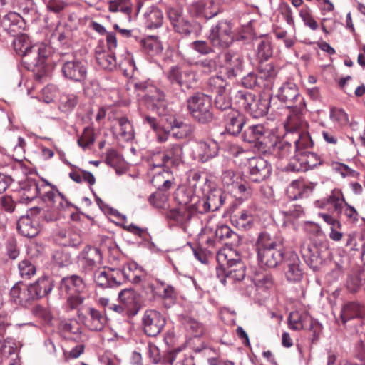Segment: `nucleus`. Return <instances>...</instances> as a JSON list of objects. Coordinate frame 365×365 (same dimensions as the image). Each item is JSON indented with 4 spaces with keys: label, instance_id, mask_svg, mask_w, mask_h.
<instances>
[{
    "label": "nucleus",
    "instance_id": "f257e3e1",
    "mask_svg": "<svg viewBox=\"0 0 365 365\" xmlns=\"http://www.w3.org/2000/svg\"><path fill=\"white\" fill-rule=\"evenodd\" d=\"M257 258L262 266L274 268L280 264L284 259L282 240L267 232H261L255 243Z\"/></svg>",
    "mask_w": 365,
    "mask_h": 365
},
{
    "label": "nucleus",
    "instance_id": "f03ea898",
    "mask_svg": "<svg viewBox=\"0 0 365 365\" xmlns=\"http://www.w3.org/2000/svg\"><path fill=\"white\" fill-rule=\"evenodd\" d=\"M53 289L48 278H41L30 285L22 282L16 283L10 291L14 302L22 306H27L31 302L48 294Z\"/></svg>",
    "mask_w": 365,
    "mask_h": 365
},
{
    "label": "nucleus",
    "instance_id": "7ed1b4c3",
    "mask_svg": "<svg viewBox=\"0 0 365 365\" xmlns=\"http://www.w3.org/2000/svg\"><path fill=\"white\" fill-rule=\"evenodd\" d=\"M231 250L220 251L217 254L219 267L217 268V275L222 283L226 280L240 282L245 277V267L239 259H231Z\"/></svg>",
    "mask_w": 365,
    "mask_h": 365
},
{
    "label": "nucleus",
    "instance_id": "20e7f679",
    "mask_svg": "<svg viewBox=\"0 0 365 365\" xmlns=\"http://www.w3.org/2000/svg\"><path fill=\"white\" fill-rule=\"evenodd\" d=\"M16 52L24 58V63L29 68L41 66L47 56V49L43 45L30 46L25 35L19 36L13 42Z\"/></svg>",
    "mask_w": 365,
    "mask_h": 365
},
{
    "label": "nucleus",
    "instance_id": "39448f33",
    "mask_svg": "<svg viewBox=\"0 0 365 365\" xmlns=\"http://www.w3.org/2000/svg\"><path fill=\"white\" fill-rule=\"evenodd\" d=\"M135 91L144 93V101L148 109L163 115L166 106L165 94L152 81H139L134 85Z\"/></svg>",
    "mask_w": 365,
    "mask_h": 365
},
{
    "label": "nucleus",
    "instance_id": "423d86ee",
    "mask_svg": "<svg viewBox=\"0 0 365 365\" xmlns=\"http://www.w3.org/2000/svg\"><path fill=\"white\" fill-rule=\"evenodd\" d=\"M189 113L201 123H207L212 120V100L202 93H195L187 101Z\"/></svg>",
    "mask_w": 365,
    "mask_h": 365
},
{
    "label": "nucleus",
    "instance_id": "0eeeda50",
    "mask_svg": "<svg viewBox=\"0 0 365 365\" xmlns=\"http://www.w3.org/2000/svg\"><path fill=\"white\" fill-rule=\"evenodd\" d=\"M94 282L101 287H114L123 284L129 279L126 269L101 268L94 273Z\"/></svg>",
    "mask_w": 365,
    "mask_h": 365
},
{
    "label": "nucleus",
    "instance_id": "6e6552de",
    "mask_svg": "<svg viewBox=\"0 0 365 365\" xmlns=\"http://www.w3.org/2000/svg\"><path fill=\"white\" fill-rule=\"evenodd\" d=\"M234 33L227 21H220L212 26L208 36L213 46L220 48L229 47L234 41Z\"/></svg>",
    "mask_w": 365,
    "mask_h": 365
},
{
    "label": "nucleus",
    "instance_id": "1a4fd4ad",
    "mask_svg": "<svg viewBox=\"0 0 365 365\" xmlns=\"http://www.w3.org/2000/svg\"><path fill=\"white\" fill-rule=\"evenodd\" d=\"M300 248L301 254L306 263L314 268L321 264L328 254L327 245L312 243L309 240H304Z\"/></svg>",
    "mask_w": 365,
    "mask_h": 365
},
{
    "label": "nucleus",
    "instance_id": "9d476101",
    "mask_svg": "<svg viewBox=\"0 0 365 365\" xmlns=\"http://www.w3.org/2000/svg\"><path fill=\"white\" fill-rule=\"evenodd\" d=\"M51 184L45 181L40 183L34 178H27L20 182L21 202H28L38 195L44 200L46 190H49Z\"/></svg>",
    "mask_w": 365,
    "mask_h": 365
},
{
    "label": "nucleus",
    "instance_id": "9b49d317",
    "mask_svg": "<svg viewBox=\"0 0 365 365\" xmlns=\"http://www.w3.org/2000/svg\"><path fill=\"white\" fill-rule=\"evenodd\" d=\"M183 150L180 144L168 146L163 154L155 155L153 158V167L160 168L165 165L178 166L182 163Z\"/></svg>",
    "mask_w": 365,
    "mask_h": 365
},
{
    "label": "nucleus",
    "instance_id": "f8f14e48",
    "mask_svg": "<svg viewBox=\"0 0 365 365\" xmlns=\"http://www.w3.org/2000/svg\"><path fill=\"white\" fill-rule=\"evenodd\" d=\"M320 164L319 157L316 153L307 150L295 154L288 163L287 169L292 172H304Z\"/></svg>",
    "mask_w": 365,
    "mask_h": 365
},
{
    "label": "nucleus",
    "instance_id": "ddd939ff",
    "mask_svg": "<svg viewBox=\"0 0 365 365\" xmlns=\"http://www.w3.org/2000/svg\"><path fill=\"white\" fill-rule=\"evenodd\" d=\"M277 96L288 108L300 110L304 107V98L299 95L298 88L293 82L284 83L279 88Z\"/></svg>",
    "mask_w": 365,
    "mask_h": 365
},
{
    "label": "nucleus",
    "instance_id": "4468645a",
    "mask_svg": "<svg viewBox=\"0 0 365 365\" xmlns=\"http://www.w3.org/2000/svg\"><path fill=\"white\" fill-rule=\"evenodd\" d=\"M142 322L144 332L149 336H158L165 324V319L163 314L154 309L146 310Z\"/></svg>",
    "mask_w": 365,
    "mask_h": 365
},
{
    "label": "nucleus",
    "instance_id": "2eb2a0df",
    "mask_svg": "<svg viewBox=\"0 0 365 365\" xmlns=\"http://www.w3.org/2000/svg\"><path fill=\"white\" fill-rule=\"evenodd\" d=\"M166 76L171 83H177L181 87L190 88L197 82L196 73L190 68H181L178 66L170 68Z\"/></svg>",
    "mask_w": 365,
    "mask_h": 365
},
{
    "label": "nucleus",
    "instance_id": "dca6fc26",
    "mask_svg": "<svg viewBox=\"0 0 365 365\" xmlns=\"http://www.w3.org/2000/svg\"><path fill=\"white\" fill-rule=\"evenodd\" d=\"M250 180L259 182L266 180L271 174L272 167L269 163L263 158H252L249 160Z\"/></svg>",
    "mask_w": 365,
    "mask_h": 365
},
{
    "label": "nucleus",
    "instance_id": "f3484780",
    "mask_svg": "<svg viewBox=\"0 0 365 365\" xmlns=\"http://www.w3.org/2000/svg\"><path fill=\"white\" fill-rule=\"evenodd\" d=\"M245 142L253 144L259 152H265L267 140L265 137V129L262 124L253 125L245 129L242 134Z\"/></svg>",
    "mask_w": 365,
    "mask_h": 365
},
{
    "label": "nucleus",
    "instance_id": "a211bd4d",
    "mask_svg": "<svg viewBox=\"0 0 365 365\" xmlns=\"http://www.w3.org/2000/svg\"><path fill=\"white\" fill-rule=\"evenodd\" d=\"M218 144L213 140L196 142L192 147L193 158L205 163L215 157L218 153Z\"/></svg>",
    "mask_w": 365,
    "mask_h": 365
},
{
    "label": "nucleus",
    "instance_id": "6ab92c4d",
    "mask_svg": "<svg viewBox=\"0 0 365 365\" xmlns=\"http://www.w3.org/2000/svg\"><path fill=\"white\" fill-rule=\"evenodd\" d=\"M61 71L66 78L81 82L87 75L86 63L78 59L66 61L62 65Z\"/></svg>",
    "mask_w": 365,
    "mask_h": 365
},
{
    "label": "nucleus",
    "instance_id": "aec40b11",
    "mask_svg": "<svg viewBox=\"0 0 365 365\" xmlns=\"http://www.w3.org/2000/svg\"><path fill=\"white\" fill-rule=\"evenodd\" d=\"M79 262L86 271H92L102 264V255L96 247L86 248L80 255Z\"/></svg>",
    "mask_w": 365,
    "mask_h": 365
},
{
    "label": "nucleus",
    "instance_id": "412c9836",
    "mask_svg": "<svg viewBox=\"0 0 365 365\" xmlns=\"http://www.w3.org/2000/svg\"><path fill=\"white\" fill-rule=\"evenodd\" d=\"M314 185L302 180H293L287 188V195L292 200L308 197L313 191Z\"/></svg>",
    "mask_w": 365,
    "mask_h": 365
},
{
    "label": "nucleus",
    "instance_id": "4be33fe9",
    "mask_svg": "<svg viewBox=\"0 0 365 365\" xmlns=\"http://www.w3.org/2000/svg\"><path fill=\"white\" fill-rule=\"evenodd\" d=\"M224 61L229 78L240 76L244 68L243 58L238 53L226 52L223 55Z\"/></svg>",
    "mask_w": 365,
    "mask_h": 365
},
{
    "label": "nucleus",
    "instance_id": "5701e85b",
    "mask_svg": "<svg viewBox=\"0 0 365 365\" xmlns=\"http://www.w3.org/2000/svg\"><path fill=\"white\" fill-rule=\"evenodd\" d=\"M225 120L227 131L233 135L239 134L245 124V116L235 109L225 114Z\"/></svg>",
    "mask_w": 365,
    "mask_h": 365
},
{
    "label": "nucleus",
    "instance_id": "b1692460",
    "mask_svg": "<svg viewBox=\"0 0 365 365\" xmlns=\"http://www.w3.org/2000/svg\"><path fill=\"white\" fill-rule=\"evenodd\" d=\"M149 173L152 175V183L157 187L158 190H166L171 187V174L168 170H165L163 167H153V162L150 163Z\"/></svg>",
    "mask_w": 365,
    "mask_h": 365
},
{
    "label": "nucleus",
    "instance_id": "393cba45",
    "mask_svg": "<svg viewBox=\"0 0 365 365\" xmlns=\"http://www.w3.org/2000/svg\"><path fill=\"white\" fill-rule=\"evenodd\" d=\"M59 288L62 294H74L81 292L85 284L80 277L72 275L62 279Z\"/></svg>",
    "mask_w": 365,
    "mask_h": 365
},
{
    "label": "nucleus",
    "instance_id": "a878e982",
    "mask_svg": "<svg viewBox=\"0 0 365 365\" xmlns=\"http://www.w3.org/2000/svg\"><path fill=\"white\" fill-rule=\"evenodd\" d=\"M365 316V306L357 302L346 304L341 310L340 319L345 324L349 320L355 318H363Z\"/></svg>",
    "mask_w": 365,
    "mask_h": 365
},
{
    "label": "nucleus",
    "instance_id": "bb28decb",
    "mask_svg": "<svg viewBox=\"0 0 365 365\" xmlns=\"http://www.w3.org/2000/svg\"><path fill=\"white\" fill-rule=\"evenodd\" d=\"M17 228L22 235L28 237H34L39 232L38 221L29 215L20 217L17 222Z\"/></svg>",
    "mask_w": 365,
    "mask_h": 365
},
{
    "label": "nucleus",
    "instance_id": "cd10ccee",
    "mask_svg": "<svg viewBox=\"0 0 365 365\" xmlns=\"http://www.w3.org/2000/svg\"><path fill=\"white\" fill-rule=\"evenodd\" d=\"M289 325L294 330L311 329L312 321L306 313L300 314L299 312H292L289 316Z\"/></svg>",
    "mask_w": 365,
    "mask_h": 365
},
{
    "label": "nucleus",
    "instance_id": "c85d7f7f",
    "mask_svg": "<svg viewBox=\"0 0 365 365\" xmlns=\"http://www.w3.org/2000/svg\"><path fill=\"white\" fill-rule=\"evenodd\" d=\"M118 298L123 303L128 312L137 313L139 309V302L136 292L133 289H125L122 290Z\"/></svg>",
    "mask_w": 365,
    "mask_h": 365
},
{
    "label": "nucleus",
    "instance_id": "c756f323",
    "mask_svg": "<svg viewBox=\"0 0 365 365\" xmlns=\"http://www.w3.org/2000/svg\"><path fill=\"white\" fill-rule=\"evenodd\" d=\"M214 235L215 239L208 238L207 240V243L209 245H214L216 241H224L225 240H232L231 241L232 244H235L238 241L237 235L225 225H218L214 232Z\"/></svg>",
    "mask_w": 365,
    "mask_h": 365
},
{
    "label": "nucleus",
    "instance_id": "7c9ffc66",
    "mask_svg": "<svg viewBox=\"0 0 365 365\" xmlns=\"http://www.w3.org/2000/svg\"><path fill=\"white\" fill-rule=\"evenodd\" d=\"M21 23V16L15 12H11L2 18L0 22V26L9 34L14 36L19 32V30L21 28V26L19 24Z\"/></svg>",
    "mask_w": 365,
    "mask_h": 365
},
{
    "label": "nucleus",
    "instance_id": "2f4dec72",
    "mask_svg": "<svg viewBox=\"0 0 365 365\" xmlns=\"http://www.w3.org/2000/svg\"><path fill=\"white\" fill-rule=\"evenodd\" d=\"M192 132V128L190 124L180 120L173 119L170 122L168 134L177 139H183L190 135Z\"/></svg>",
    "mask_w": 365,
    "mask_h": 365
},
{
    "label": "nucleus",
    "instance_id": "473e14b6",
    "mask_svg": "<svg viewBox=\"0 0 365 365\" xmlns=\"http://www.w3.org/2000/svg\"><path fill=\"white\" fill-rule=\"evenodd\" d=\"M88 315L90 319L87 321L88 327L93 331L102 330L107 322L105 314L95 308L91 307L88 309Z\"/></svg>",
    "mask_w": 365,
    "mask_h": 365
},
{
    "label": "nucleus",
    "instance_id": "72a5a7b5",
    "mask_svg": "<svg viewBox=\"0 0 365 365\" xmlns=\"http://www.w3.org/2000/svg\"><path fill=\"white\" fill-rule=\"evenodd\" d=\"M189 201L188 199L180 201V204L182 205V207L178 209L171 210L168 215V217L181 225L187 222L191 219L192 216L190 211L188 210L186 207Z\"/></svg>",
    "mask_w": 365,
    "mask_h": 365
},
{
    "label": "nucleus",
    "instance_id": "f704fd0d",
    "mask_svg": "<svg viewBox=\"0 0 365 365\" xmlns=\"http://www.w3.org/2000/svg\"><path fill=\"white\" fill-rule=\"evenodd\" d=\"M96 59L98 64L105 70L112 71L118 63L113 53L102 49L96 50Z\"/></svg>",
    "mask_w": 365,
    "mask_h": 365
},
{
    "label": "nucleus",
    "instance_id": "c9c22d12",
    "mask_svg": "<svg viewBox=\"0 0 365 365\" xmlns=\"http://www.w3.org/2000/svg\"><path fill=\"white\" fill-rule=\"evenodd\" d=\"M302 274L299 259L296 255H292L287 262V269L285 272L287 280L297 282L301 279Z\"/></svg>",
    "mask_w": 365,
    "mask_h": 365
},
{
    "label": "nucleus",
    "instance_id": "e433bc0d",
    "mask_svg": "<svg viewBox=\"0 0 365 365\" xmlns=\"http://www.w3.org/2000/svg\"><path fill=\"white\" fill-rule=\"evenodd\" d=\"M45 202H49L56 210H63L68 207L69 202L64 198L63 195L58 191L54 192L51 185L48 190H46Z\"/></svg>",
    "mask_w": 365,
    "mask_h": 365
},
{
    "label": "nucleus",
    "instance_id": "4c0bfd02",
    "mask_svg": "<svg viewBox=\"0 0 365 365\" xmlns=\"http://www.w3.org/2000/svg\"><path fill=\"white\" fill-rule=\"evenodd\" d=\"M327 202L333 207L338 216L342 215V208L346 206V200L341 190L334 189L327 198Z\"/></svg>",
    "mask_w": 365,
    "mask_h": 365
},
{
    "label": "nucleus",
    "instance_id": "58836bf2",
    "mask_svg": "<svg viewBox=\"0 0 365 365\" xmlns=\"http://www.w3.org/2000/svg\"><path fill=\"white\" fill-rule=\"evenodd\" d=\"M181 322L191 336L198 337L203 334L205 329L203 325L191 317L187 315L182 316Z\"/></svg>",
    "mask_w": 365,
    "mask_h": 365
},
{
    "label": "nucleus",
    "instance_id": "ea45409f",
    "mask_svg": "<svg viewBox=\"0 0 365 365\" xmlns=\"http://www.w3.org/2000/svg\"><path fill=\"white\" fill-rule=\"evenodd\" d=\"M145 26L149 29L158 28L161 26L163 16L158 9L152 7L144 14Z\"/></svg>",
    "mask_w": 365,
    "mask_h": 365
},
{
    "label": "nucleus",
    "instance_id": "a19ab883",
    "mask_svg": "<svg viewBox=\"0 0 365 365\" xmlns=\"http://www.w3.org/2000/svg\"><path fill=\"white\" fill-rule=\"evenodd\" d=\"M269 98H257L249 110V113L255 118L265 115L269 107Z\"/></svg>",
    "mask_w": 365,
    "mask_h": 365
},
{
    "label": "nucleus",
    "instance_id": "79ce46f5",
    "mask_svg": "<svg viewBox=\"0 0 365 365\" xmlns=\"http://www.w3.org/2000/svg\"><path fill=\"white\" fill-rule=\"evenodd\" d=\"M224 203V197L220 192H210L203 201L204 211H216Z\"/></svg>",
    "mask_w": 365,
    "mask_h": 365
},
{
    "label": "nucleus",
    "instance_id": "37998d69",
    "mask_svg": "<svg viewBox=\"0 0 365 365\" xmlns=\"http://www.w3.org/2000/svg\"><path fill=\"white\" fill-rule=\"evenodd\" d=\"M285 127L288 132L297 133V134L302 131L307 130V122L297 115L289 116Z\"/></svg>",
    "mask_w": 365,
    "mask_h": 365
},
{
    "label": "nucleus",
    "instance_id": "c03bdc74",
    "mask_svg": "<svg viewBox=\"0 0 365 365\" xmlns=\"http://www.w3.org/2000/svg\"><path fill=\"white\" fill-rule=\"evenodd\" d=\"M189 11L191 14L197 16H204L205 19H210L216 16L219 11L216 8L213 11H209V9L205 7L204 4L201 1L192 4L189 7Z\"/></svg>",
    "mask_w": 365,
    "mask_h": 365
},
{
    "label": "nucleus",
    "instance_id": "a18cd8bd",
    "mask_svg": "<svg viewBox=\"0 0 365 365\" xmlns=\"http://www.w3.org/2000/svg\"><path fill=\"white\" fill-rule=\"evenodd\" d=\"M235 98L239 106L249 113V110L252 106V103L255 102L257 97L251 92L240 91L236 94Z\"/></svg>",
    "mask_w": 365,
    "mask_h": 365
},
{
    "label": "nucleus",
    "instance_id": "49530a36",
    "mask_svg": "<svg viewBox=\"0 0 365 365\" xmlns=\"http://www.w3.org/2000/svg\"><path fill=\"white\" fill-rule=\"evenodd\" d=\"M298 138L295 140V154L307 151V149L311 148L313 142L307 130L302 131L297 134Z\"/></svg>",
    "mask_w": 365,
    "mask_h": 365
},
{
    "label": "nucleus",
    "instance_id": "de8ad7c7",
    "mask_svg": "<svg viewBox=\"0 0 365 365\" xmlns=\"http://www.w3.org/2000/svg\"><path fill=\"white\" fill-rule=\"evenodd\" d=\"M232 221L239 228L247 229L253 221V217L248 211L242 210L239 215H235Z\"/></svg>",
    "mask_w": 365,
    "mask_h": 365
},
{
    "label": "nucleus",
    "instance_id": "09e8293b",
    "mask_svg": "<svg viewBox=\"0 0 365 365\" xmlns=\"http://www.w3.org/2000/svg\"><path fill=\"white\" fill-rule=\"evenodd\" d=\"M277 74V69L272 63H264L261 61L259 66V78L271 81Z\"/></svg>",
    "mask_w": 365,
    "mask_h": 365
},
{
    "label": "nucleus",
    "instance_id": "8fccbe9b",
    "mask_svg": "<svg viewBox=\"0 0 365 365\" xmlns=\"http://www.w3.org/2000/svg\"><path fill=\"white\" fill-rule=\"evenodd\" d=\"M168 194L165 190H158L149 197L150 203L158 208H165L168 205Z\"/></svg>",
    "mask_w": 365,
    "mask_h": 365
},
{
    "label": "nucleus",
    "instance_id": "3c124183",
    "mask_svg": "<svg viewBox=\"0 0 365 365\" xmlns=\"http://www.w3.org/2000/svg\"><path fill=\"white\" fill-rule=\"evenodd\" d=\"M272 56L271 43L267 40H261L257 46V56L260 61H267Z\"/></svg>",
    "mask_w": 365,
    "mask_h": 365
},
{
    "label": "nucleus",
    "instance_id": "603ef678",
    "mask_svg": "<svg viewBox=\"0 0 365 365\" xmlns=\"http://www.w3.org/2000/svg\"><path fill=\"white\" fill-rule=\"evenodd\" d=\"M118 123L120 125V135L121 138L126 141L133 140L134 138V130L133 125L128 118L125 117L119 118Z\"/></svg>",
    "mask_w": 365,
    "mask_h": 365
},
{
    "label": "nucleus",
    "instance_id": "864d4df0",
    "mask_svg": "<svg viewBox=\"0 0 365 365\" xmlns=\"http://www.w3.org/2000/svg\"><path fill=\"white\" fill-rule=\"evenodd\" d=\"M229 94L230 89L226 91V92H222L216 94L215 105L217 109L225 110L226 113L229 112L230 109H232L231 107V100Z\"/></svg>",
    "mask_w": 365,
    "mask_h": 365
},
{
    "label": "nucleus",
    "instance_id": "5fc2aeb1",
    "mask_svg": "<svg viewBox=\"0 0 365 365\" xmlns=\"http://www.w3.org/2000/svg\"><path fill=\"white\" fill-rule=\"evenodd\" d=\"M208 84L210 90L216 93V94L226 92V91L229 90L228 87L230 86L229 84L219 76L211 77L209 79Z\"/></svg>",
    "mask_w": 365,
    "mask_h": 365
},
{
    "label": "nucleus",
    "instance_id": "6e6d98bb",
    "mask_svg": "<svg viewBox=\"0 0 365 365\" xmlns=\"http://www.w3.org/2000/svg\"><path fill=\"white\" fill-rule=\"evenodd\" d=\"M159 284V289H163V292L160 294L161 297L165 300L168 301L169 306L173 304L176 299V292L175 288L169 284H166L161 280H158Z\"/></svg>",
    "mask_w": 365,
    "mask_h": 365
},
{
    "label": "nucleus",
    "instance_id": "4d7b16f0",
    "mask_svg": "<svg viewBox=\"0 0 365 365\" xmlns=\"http://www.w3.org/2000/svg\"><path fill=\"white\" fill-rule=\"evenodd\" d=\"M77 96L74 94H63L60 98V109L63 112L71 110L77 104Z\"/></svg>",
    "mask_w": 365,
    "mask_h": 365
},
{
    "label": "nucleus",
    "instance_id": "13d9d810",
    "mask_svg": "<svg viewBox=\"0 0 365 365\" xmlns=\"http://www.w3.org/2000/svg\"><path fill=\"white\" fill-rule=\"evenodd\" d=\"M95 141L93 129L90 127L84 128L83 132L78 140V145L83 149H86L93 145Z\"/></svg>",
    "mask_w": 365,
    "mask_h": 365
},
{
    "label": "nucleus",
    "instance_id": "bf43d9fd",
    "mask_svg": "<svg viewBox=\"0 0 365 365\" xmlns=\"http://www.w3.org/2000/svg\"><path fill=\"white\" fill-rule=\"evenodd\" d=\"M240 176L235 173L233 170L226 169L223 170L221 176V180L224 187L230 188L235 187L237 184Z\"/></svg>",
    "mask_w": 365,
    "mask_h": 365
},
{
    "label": "nucleus",
    "instance_id": "052dcab7",
    "mask_svg": "<svg viewBox=\"0 0 365 365\" xmlns=\"http://www.w3.org/2000/svg\"><path fill=\"white\" fill-rule=\"evenodd\" d=\"M22 278L29 279L36 274V267L28 259L22 260L18 265Z\"/></svg>",
    "mask_w": 365,
    "mask_h": 365
},
{
    "label": "nucleus",
    "instance_id": "680f3d73",
    "mask_svg": "<svg viewBox=\"0 0 365 365\" xmlns=\"http://www.w3.org/2000/svg\"><path fill=\"white\" fill-rule=\"evenodd\" d=\"M53 259L56 264L60 267L68 266L72 262L71 255L66 250L61 249L54 252Z\"/></svg>",
    "mask_w": 365,
    "mask_h": 365
},
{
    "label": "nucleus",
    "instance_id": "e2e57ef3",
    "mask_svg": "<svg viewBox=\"0 0 365 365\" xmlns=\"http://www.w3.org/2000/svg\"><path fill=\"white\" fill-rule=\"evenodd\" d=\"M292 145L289 142L283 141L276 145L275 155L281 160L287 159L292 152Z\"/></svg>",
    "mask_w": 365,
    "mask_h": 365
},
{
    "label": "nucleus",
    "instance_id": "0e129e2a",
    "mask_svg": "<svg viewBox=\"0 0 365 365\" xmlns=\"http://www.w3.org/2000/svg\"><path fill=\"white\" fill-rule=\"evenodd\" d=\"M16 349L15 343L11 338L1 339L0 340V352L4 356H10L14 353Z\"/></svg>",
    "mask_w": 365,
    "mask_h": 365
},
{
    "label": "nucleus",
    "instance_id": "69168bd1",
    "mask_svg": "<svg viewBox=\"0 0 365 365\" xmlns=\"http://www.w3.org/2000/svg\"><path fill=\"white\" fill-rule=\"evenodd\" d=\"M330 118L332 120L338 122L341 125H346L349 123L348 115L342 109H331L330 112Z\"/></svg>",
    "mask_w": 365,
    "mask_h": 365
},
{
    "label": "nucleus",
    "instance_id": "338daca9",
    "mask_svg": "<svg viewBox=\"0 0 365 365\" xmlns=\"http://www.w3.org/2000/svg\"><path fill=\"white\" fill-rule=\"evenodd\" d=\"M282 214L284 216L297 219L304 215V208L297 204L292 205L288 210H282Z\"/></svg>",
    "mask_w": 365,
    "mask_h": 365
},
{
    "label": "nucleus",
    "instance_id": "774afa93",
    "mask_svg": "<svg viewBox=\"0 0 365 365\" xmlns=\"http://www.w3.org/2000/svg\"><path fill=\"white\" fill-rule=\"evenodd\" d=\"M144 48L150 55L160 53L163 49L160 43L155 39H147L144 42Z\"/></svg>",
    "mask_w": 365,
    "mask_h": 365
}]
</instances>
